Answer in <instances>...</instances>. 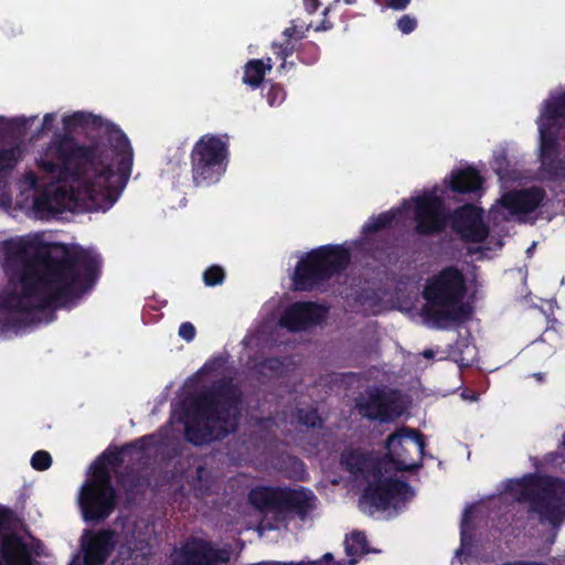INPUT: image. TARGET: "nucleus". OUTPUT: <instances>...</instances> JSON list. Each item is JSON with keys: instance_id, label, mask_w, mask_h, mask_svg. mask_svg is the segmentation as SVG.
Listing matches in <instances>:
<instances>
[{"instance_id": "nucleus-1", "label": "nucleus", "mask_w": 565, "mask_h": 565, "mask_svg": "<svg viewBox=\"0 0 565 565\" xmlns=\"http://www.w3.org/2000/svg\"><path fill=\"white\" fill-rule=\"evenodd\" d=\"M134 151L126 134L107 124L98 140L78 143L70 134L56 135L38 161L39 169L58 181H83L89 211H108L125 189Z\"/></svg>"}, {"instance_id": "nucleus-2", "label": "nucleus", "mask_w": 565, "mask_h": 565, "mask_svg": "<svg viewBox=\"0 0 565 565\" xmlns=\"http://www.w3.org/2000/svg\"><path fill=\"white\" fill-rule=\"evenodd\" d=\"M241 404L242 391L233 377L214 380L190 398L191 422L184 426L185 439L202 446L226 438L238 427Z\"/></svg>"}, {"instance_id": "nucleus-3", "label": "nucleus", "mask_w": 565, "mask_h": 565, "mask_svg": "<svg viewBox=\"0 0 565 565\" xmlns=\"http://www.w3.org/2000/svg\"><path fill=\"white\" fill-rule=\"evenodd\" d=\"M467 285L463 274L455 266H447L429 277L423 289V316L439 329L460 324L471 317L465 302Z\"/></svg>"}, {"instance_id": "nucleus-4", "label": "nucleus", "mask_w": 565, "mask_h": 565, "mask_svg": "<svg viewBox=\"0 0 565 565\" xmlns=\"http://www.w3.org/2000/svg\"><path fill=\"white\" fill-rule=\"evenodd\" d=\"M505 491L516 502L529 503V512L539 516L541 524L559 526L565 519V479L536 472L510 479Z\"/></svg>"}, {"instance_id": "nucleus-5", "label": "nucleus", "mask_w": 565, "mask_h": 565, "mask_svg": "<svg viewBox=\"0 0 565 565\" xmlns=\"http://www.w3.org/2000/svg\"><path fill=\"white\" fill-rule=\"evenodd\" d=\"M540 132L541 181L565 180V90L550 96L537 119Z\"/></svg>"}, {"instance_id": "nucleus-6", "label": "nucleus", "mask_w": 565, "mask_h": 565, "mask_svg": "<svg viewBox=\"0 0 565 565\" xmlns=\"http://www.w3.org/2000/svg\"><path fill=\"white\" fill-rule=\"evenodd\" d=\"M351 253L342 245H323L308 252L295 267L292 290L312 291L345 270Z\"/></svg>"}, {"instance_id": "nucleus-7", "label": "nucleus", "mask_w": 565, "mask_h": 565, "mask_svg": "<svg viewBox=\"0 0 565 565\" xmlns=\"http://www.w3.org/2000/svg\"><path fill=\"white\" fill-rule=\"evenodd\" d=\"M21 519L18 513L0 504V565H40L44 555V543L30 536L26 541L15 529Z\"/></svg>"}, {"instance_id": "nucleus-8", "label": "nucleus", "mask_w": 565, "mask_h": 565, "mask_svg": "<svg viewBox=\"0 0 565 565\" xmlns=\"http://www.w3.org/2000/svg\"><path fill=\"white\" fill-rule=\"evenodd\" d=\"M226 140L213 134L203 135L190 154L192 180L195 186H209L220 181L228 162Z\"/></svg>"}, {"instance_id": "nucleus-9", "label": "nucleus", "mask_w": 565, "mask_h": 565, "mask_svg": "<svg viewBox=\"0 0 565 565\" xmlns=\"http://www.w3.org/2000/svg\"><path fill=\"white\" fill-rule=\"evenodd\" d=\"M93 478L82 487L79 507L86 522L100 523L108 519L118 504V493L111 483V473L105 465H93Z\"/></svg>"}, {"instance_id": "nucleus-10", "label": "nucleus", "mask_w": 565, "mask_h": 565, "mask_svg": "<svg viewBox=\"0 0 565 565\" xmlns=\"http://www.w3.org/2000/svg\"><path fill=\"white\" fill-rule=\"evenodd\" d=\"M386 455L381 458L394 465L399 472H414L423 467V457L426 448L425 436L417 429L408 426L397 428L385 440Z\"/></svg>"}, {"instance_id": "nucleus-11", "label": "nucleus", "mask_w": 565, "mask_h": 565, "mask_svg": "<svg viewBox=\"0 0 565 565\" xmlns=\"http://www.w3.org/2000/svg\"><path fill=\"white\" fill-rule=\"evenodd\" d=\"M414 232L419 236L441 234L448 223L444 199L435 192L425 193L414 200Z\"/></svg>"}, {"instance_id": "nucleus-12", "label": "nucleus", "mask_w": 565, "mask_h": 565, "mask_svg": "<svg viewBox=\"0 0 565 565\" xmlns=\"http://www.w3.org/2000/svg\"><path fill=\"white\" fill-rule=\"evenodd\" d=\"M387 472L385 466L381 467V475L371 476L367 480L362 498L377 510H387L394 500L404 501L407 494L412 493V487L408 482L396 478H384Z\"/></svg>"}, {"instance_id": "nucleus-13", "label": "nucleus", "mask_w": 565, "mask_h": 565, "mask_svg": "<svg viewBox=\"0 0 565 565\" xmlns=\"http://www.w3.org/2000/svg\"><path fill=\"white\" fill-rule=\"evenodd\" d=\"M228 561L227 550L201 537L188 539L173 555V565H225Z\"/></svg>"}, {"instance_id": "nucleus-14", "label": "nucleus", "mask_w": 565, "mask_h": 565, "mask_svg": "<svg viewBox=\"0 0 565 565\" xmlns=\"http://www.w3.org/2000/svg\"><path fill=\"white\" fill-rule=\"evenodd\" d=\"M359 413L371 420L391 423L403 413L397 392L375 387L367 393L363 402L356 404Z\"/></svg>"}, {"instance_id": "nucleus-15", "label": "nucleus", "mask_w": 565, "mask_h": 565, "mask_svg": "<svg viewBox=\"0 0 565 565\" xmlns=\"http://www.w3.org/2000/svg\"><path fill=\"white\" fill-rule=\"evenodd\" d=\"M452 231L467 243H481L489 234L483 222V210L471 203L458 206L448 213Z\"/></svg>"}, {"instance_id": "nucleus-16", "label": "nucleus", "mask_w": 565, "mask_h": 565, "mask_svg": "<svg viewBox=\"0 0 565 565\" xmlns=\"http://www.w3.org/2000/svg\"><path fill=\"white\" fill-rule=\"evenodd\" d=\"M117 545V532L113 529L85 530L79 548L83 565H105Z\"/></svg>"}, {"instance_id": "nucleus-17", "label": "nucleus", "mask_w": 565, "mask_h": 565, "mask_svg": "<svg viewBox=\"0 0 565 565\" xmlns=\"http://www.w3.org/2000/svg\"><path fill=\"white\" fill-rule=\"evenodd\" d=\"M327 308L313 301H297L285 309L279 324L290 332H300L319 323Z\"/></svg>"}, {"instance_id": "nucleus-18", "label": "nucleus", "mask_w": 565, "mask_h": 565, "mask_svg": "<svg viewBox=\"0 0 565 565\" xmlns=\"http://www.w3.org/2000/svg\"><path fill=\"white\" fill-rule=\"evenodd\" d=\"M316 499L313 492L305 488H281L276 513L306 521L316 507Z\"/></svg>"}, {"instance_id": "nucleus-19", "label": "nucleus", "mask_w": 565, "mask_h": 565, "mask_svg": "<svg viewBox=\"0 0 565 565\" xmlns=\"http://www.w3.org/2000/svg\"><path fill=\"white\" fill-rule=\"evenodd\" d=\"M545 200V190L541 186L532 185L504 193L500 203L513 215H526L536 211Z\"/></svg>"}, {"instance_id": "nucleus-20", "label": "nucleus", "mask_w": 565, "mask_h": 565, "mask_svg": "<svg viewBox=\"0 0 565 565\" xmlns=\"http://www.w3.org/2000/svg\"><path fill=\"white\" fill-rule=\"evenodd\" d=\"M340 462L345 471L360 476L365 480H369L371 476L379 477L381 475V467L385 466L384 460L361 449L344 450L341 454Z\"/></svg>"}, {"instance_id": "nucleus-21", "label": "nucleus", "mask_w": 565, "mask_h": 565, "mask_svg": "<svg viewBox=\"0 0 565 565\" xmlns=\"http://www.w3.org/2000/svg\"><path fill=\"white\" fill-rule=\"evenodd\" d=\"M153 435H145L140 438H137L130 443L122 445L121 447H116L114 450L104 451L98 459L93 465H105L107 469L113 468L116 471L122 467L125 462V455H128L132 451L142 452L147 450L152 443Z\"/></svg>"}, {"instance_id": "nucleus-22", "label": "nucleus", "mask_w": 565, "mask_h": 565, "mask_svg": "<svg viewBox=\"0 0 565 565\" xmlns=\"http://www.w3.org/2000/svg\"><path fill=\"white\" fill-rule=\"evenodd\" d=\"M483 182L480 172L473 167H468L451 172L448 188L458 194H480Z\"/></svg>"}, {"instance_id": "nucleus-23", "label": "nucleus", "mask_w": 565, "mask_h": 565, "mask_svg": "<svg viewBox=\"0 0 565 565\" xmlns=\"http://www.w3.org/2000/svg\"><path fill=\"white\" fill-rule=\"evenodd\" d=\"M281 487L258 486L248 493L249 503L258 511L277 512Z\"/></svg>"}, {"instance_id": "nucleus-24", "label": "nucleus", "mask_w": 565, "mask_h": 565, "mask_svg": "<svg viewBox=\"0 0 565 565\" xmlns=\"http://www.w3.org/2000/svg\"><path fill=\"white\" fill-rule=\"evenodd\" d=\"M64 198L65 193L61 190H55L52 193L44 192L34 199V209L46 215L62 214L65 210Z\"/></svg>"}, {"instance_id": "nucleus-25", "label": "nucleus", "mask_w": 565, "mask_h": 565, "mask_svg": "<svg viewBox=\"0 0 565 565\" xmlns=\"http://www.w3.org/2000/svg\"><path fill=\"white\" fill-rule=\"evenodd\" d=\"M195 498L203 499L212 494L214 477L212 470L205 465H199L189 481Z\"/></svg>"}, {"instance_id": "nucleus-26", "label": "nucleus", "mask_w": 565, "mask_h": 565, "mask_svg": "<svg viewBox=\"0 0 565 565\" xmlns=\"http://www.w3.org/2000/svg\"><path fill=\"white\" fill-rule=\"evenodd\" d=\"M476 354V348L467 339L459 338L454 344L449 345L448 355L459 367L472 365Z\"/></svg>"}, {"instance_id": "nucleus-27", "label": "nucleus", "mask_w": 565, "mask_h": 565, "mask_svg": "<svg viewBox=\"0 0 565 565\" xmlns=\"http://www.w3.org/2000/svg\"><path fill=\"white\" fill-rule=\"evenodd\" d=\"M344 550L350 557L349 564L354 565L358 557L367 553V541L363 532L353 531L344 541Z\"/></svg>"}, {"instance_id": "nucleus-28", "label": "nucleus", "mask_w": 565, "mask_h": 565, "mask_svg": "<svg viewBox=\"0 0 565 565\" xmlns=\"http://www.w3.org/2000/svg\"><path fill=\"white\" fill-rule=\"evenodd\" d=\"M102 118L85 111H75L63 117L64 128L75 130L77 128L99 127Z\"/></svg>"}, {"instance_id": "nucleus-29", "label": "nucleus", "mask_w": 565, "mask_h": 565, "mask_svg": "<svg viewBox=\"0 0 565 565\" xmlns=\"http://www.w3.org/2000/svg\"><path fill=\"white\" fill-rule=\"evenodd\" d=\"M265 75L263 60L254 58L245 64L242 81L245 85L256 89L263 84Z\"/></svg>"}, {"instance_id": "nucleus-30", "label": "nucleus", "mask_w": 565, "mask_h": 565, "mask_svg": "<svg viewBox=\"0 0 565 565\" xmlns=\"http://www.w3.org/2000/svg\"><path fill=\"white\" fill-rule=\"evenodd\" d=\"M117 482L124 490L132 492L143 484L141 473L130 466L124 467L121 470L116 471Z\"/></svg>"}, {"instance_id": "nucleus-31", "label": "nucleus", "mask_w": 565, "mask_h": 565, "mask_svg": "<svg viewBox=\"0 0 565 565\" xmlns=\"http://www.w3.org/2000/svg\"><path fill=\"white\" fill-rule=\"evenodd\" d=\"M396 218V213L393 211H387L379 214L377 216H372L362 227V234L367 238L369 235L375 234L381 230L390 227L394 220Z\"/></svg>"}, {"instance_id": "nucleus-32", "label": "nucleus", "mask_w": 565, "mask_h": 565, "mask_svg": "<svg viewBox=\"0 0 565 565\" xmlns=\"http://www.w3.org/2000/svg\"><path fill=\"white\" fill-rule=\"evenodd\" d=\"M19 147L0 149V177L12 171L20 160Z\"/></svg>"}, {"instance_id": "nucleus-33", "label": "nucleus", "mask_w": 565, "mask_h": 565, "mask_svg": "<svg viewBox=\"0 0 565 565\" xmlns=\"http://www.w3.org/2000/svg\"><path fill=\"white\" fill-rule=\"evenodd\" d=\"M297 57L306 65H313L320 57V47L312 41L301 43L297 47Z\"/></svg>"}, {"instance_id": "nucleus-34", "label": "nucleus", "mask_w": 565, "mask_h": 565, "mask_svg": "<svg viewBox=\"0 0 565 565\" xmlns=\"http://www.w3.org/2000/svg\"><path fill=\"white\" fill-rule=\"evenodd\" d=\"M271 50L274 55L277 58H280L282 62L279 66V70H286L287 68V58L291 56L295 52H297V49L295 46V43L292 42V39L286 38L284 43H271Z\"/></svg>"}, {"instance_id": "nucleus-35", "label": "nucleus", "mask_w": 565, "mask_h": 565, "mask_svg": "<svg viewBox=\"0 0 565 565\" xmlns=\"http://www.w3.org/2000/svg\"><path fill=\"white\" fill-rule=\"evenodd\" d=\"M284 363L277 356L264 359L256 365L257 372L263 375H279L282 372Z\"/></svg>"}, {"instance_id": "nucleus-36", "label": "nucleus", "mask_w": 565, "mask_h": 565, "mask_svg": "<svg viewBox=\"0 0 565 565\" xmlns=\"http://www.w3.org/2000/svg\"><path fill=\"white\" fill-rule=\"evenodd\" d=\"M225 279V270L218 265H212L203 273V281L209 287L221 285Z\"/></svg>"}, {"instance_id": "nucleus-37", "label": "nucleus", "mask_w": 565, "mask_h": 565, "mask_svg": "<svg viewBox=\"0 0 565 565\" xmlns=\"http://www.w3.org/2000/svg\"><path fill=\"white\" fill-rule=\"evenodd\" d=\"M298 422L309 428H316L321 425V418L316 408L310 409H301L297 411Z\"/></svg>"}, {"instance_id": "nucleus-38", "label": "nucleus", "mask_w": 565, "mask_h": 565, "mask_svg": "<svg viewBox=\"0 0 565 565\" xmlns=\"http://www.w3.org/2000/svg\"><path fill=\"white\" fill-rule=\"evenodd\" d=\"M265 97L269 106H278L285 100L286 90L280 84L270 83Z\"/></svg>"}, {"instance_id": "nucleus-39", "label": "nucleus", "mask_w": 565, "mask_h": 565, "mask_svg": "<svg viewBox=\"0 0 565 565\" xmlns=\"http://www.w3.org/2000/svg\"><path fill=\"white\" fill-rule=\"evenodd\" d=\"M288 468L290 469L289 477L294 480L303 481L307 475L305 462L298 457L290 456L287 460Z\"/></svg>"}, {"instance_id": "nucleus-40", "label": "nucleus", "mask_w": 565, "mask_h": 565, "mask_svg": "<svg viewBox=\"0 0 565 565\" xmlns=\"http://www.w3.org/2000/svg\"><path fill=\"white\" fill-rule=\"evenodd\" d=\"M52 465V457L46 450H38L31 458V466L34 470L45 471Z\"/></svg>"}, {"instance_id": "nucleus-41", "label": "nucleus", "mask_w": 565, "mask_h": 565, "mask_svg": "<svg viewBox=\"0 0 565 565\" xmlns=\"http://www.w3.org/2000/svg\"><path fill=\"white\" fill-rule=\"evenodd\" d=\"M310 28L311 24H308L306 26H299L295 24V21H291V25L284 30L282 35L289 39L302 40L303 38H306V34L310 30Z\"/></svg>"}, {"instance_id": "nucleus-42", "label": "nucleus", "mask_w": 565, "mask_h": 565, "mask_svg": "<svg viewBox=\"0 0 565 565\" xmlns=\"http://www.w3.org/2000/svg\"><path fill=\"white\" fill-rule=\"evenodd\" d=\"M397 28L403 34H409L417 28V20L413 15L404 14L397 20Z\"/></svg>"}, {"instance_id": "nucleus-43", "label": "nucleus", "mask_w": 565, "mask_h": 565, "mask_svg": "<svg viewBox=\"0 0 565 565\" xmlns=\"http://www.w3.org/2000/svg\"><path fill=\"white\" fill-rule=\"evenodd\" d=\"M195 334V327L189 321L182 322L181 326L179 327V335L186 342H191L192 340H194Z\"/></svg>"}, {"instance_id": "nucleus-44", "label": "nucleus", "mask_w": 565, "mask_h": 565, "mask_svg": "<svg viewBox=\"0 0 565 565\" xmlns=\"http://www.w3.org/2000/svg\"><path fill=\"white\" fill-rule=\"evenodd\" d=\"M508 167L509 161L504 153H501L494 158L492 168L495 171V173L500 175V178H502L504 173L508 171Z\"/></svg>"}, {"instance_id": "nucleus-45", "label": "nucleus", "mask_w": 565, "mask_h": 565, "mask_svg": "<svg viewBox=\"0 0 565 565\" xmlns=\"http://www.w3.org/2000/svg\"><path fill=\"white\" fill-rule=\"evenodd\" d=\"M412 0H385L386 6L393 10L402 11L408 7Z\"/></svg>"}, {"instance_id": "nucleus-46", "label": "nucleus", "mask_w": 565, "mask_h": 565, "mask_svg": "<svg viewBox=\"0 0 565 565\" xmlns=\"http://www.w3.org/2000/svg\"><path fill=\"white\" fill-rule=\"evenodd\" d=\"M55 121V115L52 113L45 114L42 121V131H49L53 128V124Z\"/></svg>"}, {"instance_id": "nucleus-47", "label": "nucleus", "mask_w": 565, "mask_h": 565, "mask_svg": "<svg viewBox=\"0 0 565 565\" xmlns=\"http://www.w3.org/2000/svg\"><path fill=\"white\" fill-rule=\"evenodd\" d=\"M224 363V360L222 358H216L213 361L206 362L203 366V371L205 372H212L220 369Z\"/></svg>"}, {"instance_id": "nucleus-48", "label": "nucleus", "mask_w": 565, "mask_h": 565, "mask_svg": "<svg viewBox=\"0 0 565 565\" xmlns=\"http://www.w3.org/2000/svg\"><path fill=\"white\" fill-rule=\"evenodd\" d=\"M303 6H305V9L307 10V12L312 14L318 10V8L320 6V1L319 0H303Z\"/></svg>"}, {"instance_id": "nucleus-49", "label": "nucleus", "mask_w": 565, "mask_h": 565, "mask_svg": "<svg viewBox=\"0 0 565 565\" xmlns=\"http://www.w3.org/2000/svg\"><path fill=\"white\" fill-rule=\"evenodd\" d=\"M332 28V24L331 22L327 21V20H323L319 25H317L315 28V31L316 32H320V31H327V30H330Z\"/></svg>"}, {"instance_id": "nucleus-50", "label": "nucleus", "mask_w": 565, "mask_h": 565, "mask_svg": "<svg viewBox=\"0 0 565 565\" xmlns=\"http://www.w3.org/2000/svg\"><path fill=\"white\" fill-rule=\"evenodd\" d=\"M263 65H264V73L266 74L267 72H269L273 68L274 62L270 57H267L266 60H263Z\"/></svg>"}, {"instance_id": "nucleus-51", "label": "nucleus", "mask_w": 565, "mask_h": 565, "mask_svg": "<svg viewBox=\"0 0 565 565\" xmlns=\"http://www.w3.org/2000/svg\"><path fill=\"white\" fill-rule=\"evenodd\" d=\"M423 355L427 359H431L434 356V351L431 349H427L423 352Z\"/></svg>"}, {"instance_id": "nucleus-52", "label": "nucleus", "mask_w": 565, "mask_h": 565, "mask_svg": "<svg viewBox=\"0 0 565 565\" xmlns=\"http://www.w3.org/2000/svg\"><path fill=\"white\" fill-rule=\"evenodd\" d=\"M385 249H386L385 247H383V248L376 247V249L374 250V257L383 255L385 253Z\"/></svg>"}, {"instance_id": "nucleus-53", "label": "nucleus", "mask_w": 565, "mask_h": 565, "mask_svg": "<svg viewBox=\"0 0 565 565\" xmlns=\"http://www.w3.org/2000/svg\"><path fill=\"white\" fill-rule=\"evenodd\" d=\"M294 67H295V62H288V61H287V68H286V70H279V68H278V71H279V72L289 71V70H291V68H294Z\"/></svg>"}, {"instance_id": "nucleus-54", "label": "nucleus", "mask_w": 565, "mask_h": 565, "mask_svg": "<svg viewBox=\"0 0 565 565\" xmlns=\"http://www.w3.org/2000/svg\"><path fill=\"white\" fill-rule=\"evenodd\" d=\"M347 4H353L356 2V0H343Z\"/></svg>"}, {"instance_id": "nucleus-55", "label": "nucleus", "mask_w": 565, "mask_h": 565, "mask_svg": "<svg viewBox=\"0 0 565 565\" xmlns=\"http://www.w3.org/2000/svg\"><path fill=\"white\" fill-rule=\"evenodd\" d=\"M536 376V379L539 380H542V374L541 373H537V374H534Z\"/></svg>"}, {"instance_id": "nucleus-56", "label": "nucleus", "mask_w": 565, "mask_h": 565, "mask_svg": "<svg viewBox=\"0 0 565 565\" xmlns=\"http://www.w3.org/2000/svg\"><path fill=\"white\" fill-rule=\"evenodd\" d=\"M329 13V8H326L323 11V15H327Z\"/></svg>"}, {"instance_id": "nucleus-57", "label": "nucleus", "mask_w": 565, "mask_h": 565, "mask_svg": "<svg viewBox=\"0 0 565 565\" xmlns=\"http://www.w3.org/2000/svg\"><path fill=\"white\" fill-rule=\"evenodd\" d=\"M68 565H78V564L76 563V561H73V562H72V563H70Z\"/></svg>"}]
</instances>
